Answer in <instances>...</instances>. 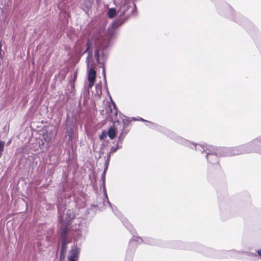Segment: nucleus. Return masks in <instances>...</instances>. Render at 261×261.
<instances>
[{
  "label": "nucleus",
  "mask_w": 261,
  "mask_h": 261,
  "mask_svg": "<svg viewBox=\"0 0 261 261\" xmlns=\"http://www.w3.org/2000/svg\"><path fill=\"white\" fill-rule=\"evenodd\" d=\"M103 39L102 38H97L93 37L87 43V48L85 53L88 52V56L86 59V63L88 69V88L90 89L93 86L96 77V71L92 68L93 63H92V55H90L89 51L91 48L94 47V57L97 63L99 62V55L101 48L104 47Z\"/></svg>",
  "instance_id": "f257e3e1"
},
{
  "label": "nucleus",
  "mask_w": 261,
  "mask_h": 261,
  "mask_svg": "<svg viewBox=\"0 0 261 261\" xmlns=\"http://www.w3.org/2000/svg\"><path fill=\"white\" fill-rule=\"evenodd\" d=\"M65 240L62 241V245L61 249V255L60 261H66L64 259V253L66 249ZM80 252V249L76 246H74L70 250L68 253L67 256V260L66 261H78L79 254Z\"/></svg>",
  "instance_id": "f03ea898"
},
{
  "label": "nucleus",
  "mask_w": 261,
  "mask_h": 261,
  "mask_svg": "<svg viewBox=\"0 0 261 261\" xmlns=\"http://www.w3.org/2000/svg\"><path fill=\"white\" fill-rule=\"evenodd\" d=\"M109 109L110 110V112L111 113L110 115H116L117 113V110L116 109V106L113 101H112L111 104L109 105Z\"/></svg>",
  "instance_id": "7ed1b4c3"
},
{
  "label": "nucleus",
  "mask_w": 261,
  "mask_h": 261,
  "mask_svg": "<svg viewBox=\"0 0 261 261\" xmlns=\"http://www.w3.org/2000/svg\"><path fill=\"white\" fill-rule=\"evenodd\" d=\"M216 149V151H215V153H216L215 155H213V152H211V151H210L208 153H207V159L208 160H210V157H212L211 158L212 159H214V160L216 161L217 160V156L218 155H221V154L219 153L218 152V149Z\"/></svg>",
  "instance_id": "20e7f679"
},
{
  "label": "nucleus",
  "mask_w": 261,
  "mask_h": 261,
  "mask_svg": "<svg viewBox=\"0 0 261 261\" xmlns=\"http://www.w3.org/2000/svg\"><path fill=\"white\" fill-rule=\"evenodd\" d=\"M108 136L111 139H113L115 137L116 132L114 128L111 127L108 131Z\"/></svg>",
  "instance_id": "39448f33"
},
{
  "label": "nucleus",
  "mask_w": 261,
  "mask_h": 261,
  "mask_svg": "<svg viewBox=\"0 0 261 261\" xmlns=\"http://www.w3.org/2000/svg\"><path fill=\"white\" fill-rule=\"evenodd\" d=\"M116 10L115 9L111 8L109 10L108 16L110 18H112L113 17H114V16L116 14Z\"/></svg>",
  "instance_id": "423d86ee"
},
{
  "label": "nucleus",
  "mask_w": 261,
  "mask_h": 261,
  "mask_svg": "<svg viewBox=\"0 0 261 261\" xmlns=\"http://www.w3.org/2000/svg\"><path fill=\"white\" fill-rule=\"evenodd\" d=\"M193 145L194 146L196 150L197 151H201V152H202L203 151H205L204 147H203L200 145L196 144V145Z\"/></svg>",
  "instance_id": "0eeeda50"
},
{
  "label": "nucleus",
  "mask_w": 261,
  "mask_h": 261,
  "mask_svg": "<svg viewBox=\"0 0 261 261\" xmlns=\"http://www.w3.org/2000/svg\"><path fill=\"white\" fill-rule=\"evenodd\" d=\"M5 143L3 141H0V157L2 156V152L4 150Z\"/></svg>",
  "instance_id": "6e6552de"
},
{
  "label": "nucleus",
  "mask_w": 261,
  "mask_h": 261,
  "mask_svg": "<svg viewBox=\"0 0 261 261\" xmlns=\"http://www.w3.org/2000/svg\"><path fill=\"white\" fill-rule=\"evenodd\" d=\"M95 88L97 90L96 94L98 95H100V94H101V90L100 86L98 85H96Z\"/></svg>",
  "instance_id": "1a4fd4ad"
},
{
  "label": "nucleus",
  "mask_w": 261,
  "mask_h": 261,
  "mask_svg": "<svg viewBox=\"0 0 261 261\" xmlns=\"http://www.w3.org/2000/svg\"><path fill=\"white\" fill-rule=\"evenodd\" d=\"M257 252L258 255L261 257V249L258 250Z\"/></svg>",
  "instance_id": "9d476101"
},
{
  "label": "nucleus",
  "mask_w": 261,
  "mask_h": 261,
  "mask_svg": "<svg viewBox=\"0 0 261 261\" xmlns=\"http://www.w3.org/2000/svg\"><path fill=\"white\" fill-rule=\"evenodd\" d=\"M239 153L237 151H234V152H233L232 153H231L230 154H233V155H236V154H239Z\"/></svg>",
  "instance_id": "9b49d317"
},
{
  "label": "nucleus",
  "mask_w": 261,
  "mask_h": 261,
  "mask_svg": "<svg viewBox=\"0 0 261 261\" xmlns=\"http://www.w3.org/2000/svg\"><path fill=\"white\" fill-rule=\"evenodd\" d=\"M1 51H2V44L0 42V57L1 56V54H2Z\"/></svg>",
  "instance_id": "f8f14e48"
},
{
  "label": "nucleus",
  "mask_w": 261,
  "mask_h": 261,
  "mask_svg": "<svg viewBox=\"0 0 261 261\" xmlns=\"http://www.w3.org/2000/svg\"><path fill=\"white\" fill-rule=\"evenodd\" d=\"M44 138V139H45L47 142L49 141H50V138H49V137H48V138Z\"/></svg>",
  "instance_id": "ddd939ff"
},
{
  "label": "nucleus",
  "mask_w": 261,
  "mask_h": 261,
  "mask_svg": "<svg viewBox=\"0 0 261 261\" xmlns=\"http://www.w3.org/2000/svg\"><path fill=\"white\" fill-rule=\"evenodd\" d=\"M65 233V231H64L63 233ZM63 235H64V234H62V236L63 237Z\"/></svg>",
  "instance_id": "4468645a"
},
{
  "label": "nucleus",
  "mask_w": 261,
  "mask_h": 261,
  "mask_svg": "<svg viewBox=\"0 0 261 261\" xmlns=\"http://www.w3.org/2000/svg\"><path fill=\"white\" fill-rule=\"evenodd\" d=\"M189 143L188 141H186V144Z\"/></svg>",
  "instance_id": "2eb2a0df"
},
{
  "label": "nucleus",
  "mask_w": 261,
  "mask_h": 261,
  "mask_svg": "<svg viewBox=\"0 0 261 261\" xmlns=\"http://www.w3.org/2000/svg\"><path fill=\"white\" fill-rule=\"evenodd\" d=\"M141 120L142 121H145V120H144V119H141Z\"/></svg>",
  "instance_id": "dca6fc26"
},
{
  "label": "nucleus",
  "mask_w": 261,
  "mask_h": 261,
  "mask_svg": "<svg viewBox=\"0 0 261 261\" xmlns=\"http://www.w3.org/2000/svg\"><path fill=\"white\" fill-rule=\"evenodd\" d=\"M73 216L70 218V219H73Z\"/></svg>",
  "instance_id": "f3484780"
},
{
  "label": "nucleus",
  "mask_w": 261,
  "mask_h": 261,
  "mask_svg": "<svg viewBox=\"0 0 261 261\" xmlns=\"http://www.w3.org/2000/svg\"><path fill=\"white\" fill-rule=\"evenodd\" d=\"M106 171V169L104 170V173H105Z\"/></svg>",
  "instance_id": "a211bd4d"
}]
</instances>
